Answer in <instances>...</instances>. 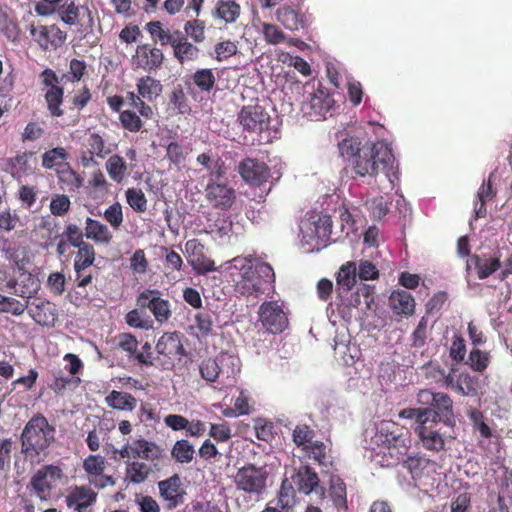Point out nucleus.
Returning <instances> with one entry per match:
<instances>
[{"mask_svg":"<svg viewBox=\"0 0 512 512\" xmlns=\"http://www.w3.org/2000/svg\"><path fill=\"white\" fill-rule=\"evenodd\" d=\"M389 306L394 314L410 316L415 311V300L411 293L405 290H395L389 297Z\"/></svg>","mask_w":512,"mask_h":512,"instance_id":"32","label":"nucleus"},{"mask_svg":"<svg viewBox=\"0 0 512 512\" xmlns=\"http://www.w3.org/2000/svg\"><path fill=\"white\" fill-rule=\"evenodd\" d=\"M56 443V427L41 413L34 414L20 434L21 453L30 461L44 460Z\"/></svg>","mask_w":512,"mask_h":512,"instance_id":"2","label":"nucleus"},{"mask_svg":"<svg viewBox=\"0 0 512 512\" xmlns=\"http://www.w3.org/2000/svg\"><path fill=\"white\" fill-rule=\"evenodd\" d=\"M41 165L45 169L60 168L64 163H68L69 153L64 147H55L45 151L42 154Z\"/></svg>","mask_w":512,"mask_h":512,"instance_id":"43","label":"nucleus"},{"mask_svg":"<svg viewBox=\"0 0 512 512\" xmlns=\"http://www.w3.org/2000/svg\"><path fill=\"white\" fill-rule=\"evenodd\" d=\"M62 236L70 243L71 246L75 248L89 244L88 242L84 241L85 232L83 233L82 229L74 223H69L66 225Z\"/></svg>","mask_w":512,"mask_h":512,"instance_id":"60","label":"nucleus"},{"mask_svg":"<svg viewBox=\"0 0 512 512\" xmlns=\"http://www.w3.org/2000/svg\"><path fill=\"white\" fill-rule=\"evenodd\" d=\"M157 359L164 368L174 366L176 359L185 355V350L178 332H166L156 344Z\"/></svg>","mask_w":512,"mask_h":512,"instance_id":"15","label":"nucleus"},{"mask_svg":"<svg viewBox=\"0 0 512 512\" xmlns=\"http://www.w3.org/2000/svg\"><path fill=\"white\" fill-rule=\"evenodd\" d=\"M106 402L108 406L117 410H128L132 411L136 405L137 400L130 393L120 392L113 390L106 397Z\"/></svg>","mask_w":512,"mask_h":512,"instance_id":"44","label":"nucleus"},{"mask_svg":"<svg viewBox=\"0 0 512 512\" xmlns=\"http://www.w3.org/2000/svg\"><path fill=\"white\" fill-rule=\"evenodd\" d=\"M221 372L217 358H205L199 364V373L207 382H215Z\"/></svg>","mask_w":512,"mask_h":512,"instance_id":"53","label":"nucleus"},{"mask_svg":"<svg viewBox=\"0 0 512 512\" xmlns=\"http://www.w3.org/2000/svg\"><path fill=\"white\" fill-rule=\"evenodd\" d=\"M41 83L46 88L44 99L47 110L51 117L59 118L64 115L61 108L64 100V88L59 85L60 79L56 72L51 68H45L40 73Z\"/></svg>","mask_w":512,"mask_h":512,"instance_id":"12","label":"nucleus"},{"mask_svg":"<svg viewBox=\"0 0 512 512\" xmlns=\"http://www.w3.org/2000/svg\"><path fill=\"white\" fill-rule=\"evenodd\" d=\"M404 466L409 470L412 478H420L424 470L428 468L432 461L426 457L423 456H409L407 459H403Z\"/></svg>","mask_w":512,"mask_h":512,"instance_id":"55","label":"nucleus"},{"mask_svg":"<svg viewBox=\"0 0 512 512\" xmlns=\"http://www.w3.org/2000/svg\"><path fill=\"white\" fill-rule=\"evenodd\" d=\"M375 441L382 447L383 453L390 457L388 465L399 463L411 447L410 431L394 421L380 422L375 434Z\"/></svg>","mask_w":512,"mask_h":512,"instance_id":"6","label":"nucleus"},{"mask_svg":"<svg viewBox=\"0 0 512 512\" xmlns=\"http://www.w3.org/2000/svg\"><path fill=\"white\" fill-rule=\"evenodd\" d=\"M233 263L239 270V279L235 280V291L243 296L263 294L268 286L275 282L274 270L268 263L254 264L252 256L235 257Z\"/></svg>","mask_w":512,"mask_h":512,"instance_id":"3","label":"nucleus"},{"mask_svg":"<svg viewBox=\"0 0 512 512\" xmlns=\"http://www.w3.org/2000/svg\"><path fill=\"white\" fill-rule=\"evenodd\" d=\"M6 288L9 293L29 300L39 291L40 281L35 275L25 271L20 274L18 280L9 279Z\"/></svg>","mask_w":512,"mask_h":512,"instance_id":"25","label":"nucleus"},{"mask_svg":"<svg viewBox=\"0 0 512 512\" xmlns=\"http://www.w3.org/2000/svg\"><path fill=\"white\" fill-rule=\"evenodd\" d=\"M56 176L61 188L69 192H75L83 186V177L69 163L56 169Z\"/></svg>","mask_w":512,"mask_h":512,"instance_id":"33","label":"nucleus"},{"mask_svg":"<svg viewBox=\"0 0 512 512\" xmlns=\"http://www.w3.org/2000/svg\"><path fill=\"white\" fill-rule=\"evenodd\" d=\"M105 169L110 179L120 184L126 177L128 165L122 156L113 154L107 159Z\"/></svg>","mask_w":512,"mask_h":512,"instance_id":"41","label":"nucleus"},{"mask_svg":"<svg viewBox=\"0 0 512 512\" xmlns=\"http://www.w3.org/2000/svg\"><path fill=\"white\" fill-rule=\"evenodd\" d=\"M330 497L336 508L347 509L346 484L341 479L331 480Z\"/></svg>","mask_w":512,"mask_h":512,"instance_id":"51","label":"nucleus"},{"mask_svg":"<svg viewBox=\"0 0 512 512\" xmlns=\"http://www.w3.org/2000/svg\"><path fill=\"white\" fill-rule=\"evenodd\" d=\"M339 152L359 177H376L383 173L390 178L394 174L395 157L391 148L383 142L362 143L357 137H347L338 144Z\"/></svg>","mask_w":512,"mask_h":512,"instance_id":"1","label":"nucleus"},{"mask_svg":"<svg viewBox=\"0 0 512 512\" xmlns=\"http://www.w3.org/2000/svg\"><path fill=\"white\" fill-rule=\"evenodd\" d=\"M315 431L307 424L297 425L292 433V440L302 450L314 441Z\"/></svg>","mask_w":512,"mask_h":512,"instance_id":"54","label":"nucleus"},{"mask_svg":"<svg viewBox=\"0 0 512 512\" xmlns=\"http://www.w3.org/2000/svg\"><path fill=\"white\" fill-rule=\"evenodd\" d=\"M241 14V7L236 0H218L213 12L214 18H218L226 24L237 21Z\"/></svg>","mask_w":512,"mask_h":512,"instance_id":"37","label":"nucleus"},{"mask_svg":"<svg viewBox=\"0 0 512 512\" xmlns=\"http://www.w3.org/2000/svg\"><path fill=\"white\" fill-rule=\"evenodd\" d=\"M194 454L195 449L193 445L186 439L177 440L171 449V457L181 464L190 463L194 458Z\"/></svg>","mask_w":512,"mask_h":512,"instance_id":"46","label":"nucleus"},{"mask_svg":"<svg viewBox=\"0 0 512 512\" xmlns=\"http://www.w3.org/2000/svg\"><path fill=\"white\" fill-rule=\"evenodd\" d=\"M238 173L245 183L260 187L268 182L271 174L269 166L258 159L247 157L238 165Z\"/></svg>","mask_w":512,"mask_h":512,"instance_id":"20","label":"nucleus"},{"mask_svg":"<svg viewBox=\"0 0 512 512\" xmlns=\"http://www.w3.org/2000/svg\"><path fill=\"white\" fill-rule=\"evenodd\" d=\"M237 52H238V47L235 42H233L231 40H224V41L218 42L214 46V52L211 55L216 61L222 62V61L227 60L228 58L236 55Z\"/></svg>","mask_w":512,"mask_h":512,"instance_id":"57","label":"nucleus"},{"mask_svg":"<svg viewBox=\"0 0 512 512\" xmlns=\"http://www.w3.org/2000/svg\"><path fill=\"white\" fill-rule=\"evenodd\" d=\"M184 35L190 37L195 43H202L205 40L206 23L198 17L187 20L184 23Z\"/></svg>","mask_w":512,"mask_h":512,"instance_id":"49","label":"nucleus"},{"mask_svg":"<svg viewBox=\"0 0 512 512\" xmlns=\"http://www.w3.org/2000/svg\"><path fill=\"white\" fill-rule=\"evenodd\" d=\"M430 411L426 409L405 408L398 413L401 419L415 420V432L422 446L429 451L440 452L445 449L447 433L445 428L452 427L441 421L429 417Z\"/></svg>","mask_w":512,"mask_h":512,"instance_id":"4","label":"nucleus"},{"mask_svg":"<svg viewBox=\"0 0 512 512\" xmlns=\"http://www.w3.org/2000/svg\"><path fill=\"white\" fill-rule=\"evenodd\" d=\"M332 219L327 214H317L302 221L300 230L303 241L311 247L312 250H321L331 242Z\"/></svg>","mask_w":512,"mask_h":512,"instance_id":"8","label":"nucleus"},{"mask_svg":"<svg viewBox=\"0 0 512 512\" xmlns=\"http://www.w3.org/2000/svg\"><path fill=\"white\" fill-rule=\"evenodd\" d=\"M332 103L333 99L331 96L322 90L312 94L309 100L310 109L316 116H322L328 112L332 107Z\"/></svg>","mask_w":512,"mask_h":512,"instance_id":"48","label":"nucleus"},{"mask_svg":"<svg viewBox=\"0 0 512 512\" xmlns=\"http://www.w3.org/2000/svg\"><path fill=\"white\" fill-rule=\"evenodd\" d=\"M292 480L297 489L306 495L317 491L320 482L318 474L308 465L300 466Z\"/></svg>","mask_w":512,"mask_h":512,"instance_id":"29","label":"nucleus"},{"mask_svg":"<svg viewBox=\"0 0 512 512\" xmlns=\"http://www.w3.org/2000/svg\"><path fill=\"white\" fill-rule=\"evenodd\" d=\"M163 61V51L151 44L138 45L136 53L132 57V64L134 66L148 71L160 68Z\"/></svg>","mask_w":512,"mask_h":512,"instance_id":"23","label":"nucleus"},{"mask_svg":"<svg viewBox=\"0 0 512 512\" xmlns=\"http://www.w3.org/2000/svg\"><path fill=\"white\" fill-rule=\"evenodd\" d=\"M27 309V301L21 303L15 298L0 294V313H11L14 316L22 315Z\"/></svg>","mask_w":512,"mask_h":512,"instance_id":"59","label":"nucleus"},{"mask_svg":"<svg viewBox=\"0 0 512 512\" xmlns=\"http://www.w3.org/2000/svg\"><path fill=\"white\" fill-rule=\"evenodd\" d=\"M29 316L42 327H54L58 320V309L55 303L36 298L33 301L27 300Z\"/></svg>","mask_w":512,"mask_h":512,"instance_id":"21","label":"nucleus"},{"mask_svg":"<svg viewBox=\"0 0 512 512\" xmlns=\"http://www.w3.org/2000/svg\"><path fill=\"white\" fill-rule=\"evenodd\" d=\"M365 204L373 219L381 220L389 210L387 201L381 195L367 200Z\"/></svg>","mask_w":512,"mask_h":512,"instance_id":"61","label":"nucleus"},{"mask_svg":"<svg viewBox=\"0 0 512 512\" xmlns=\"http://www.w3.org/2000/svg\"><path fill=\"white\" fill-rule=\"evenodd\" d=\"M136 86L138 94L143 99H146L148 101H152L153 99L158 97L162 92L161 82L151 76H144L139 78Z\"/></svg>","mask_w":512,"mask_h":512,"instance_id":"42","label":"nucleus"},{"mask_svg":"<svg viewBox=\"0 0 512 512\" xmlns=\"http://www.w3.org/2000/svg\"><path fill=\"white\" fill-rule=\"evenodd\" d=\"M119 120L125 130L133 133L139 132L143 127L140 116L131 110H124L120 112Z\"/></svg>","mask_w":512,"mask_h":512,"instance_id":"62","label":"nucleus"},{"mask_svg":"<svg viewBox=\"0 0 512 512\" xmlns=\"http://www.w3.org/2000/svg\"><path fill=\"white\" fill-rule=\"evenodd\" d=\"M150 465L140 461H129L125 467V478L127 483L141 484L144 483L152 473Z\"/></svg>","mask_w":512,"mask_h":512,"instance_id":"39","label":"nucleus"},{"mask_svg":"<svg viewBox=\"0 0 512 512\" xmlns=\"http://www.w3.org/2000/svg\"><path fill=\"white\" fill-rule=\"evenodd\" d=\"M83 469L88 475L100 476L105 470V458L99 454L89 455L83 461Z\"/></svg>","mask_w":512,"mask_h":512,"instance_id":"63","label":"nucleus"},{"mask_svg":"<svg viewBox=\"0 0 512 512\" xmlns=\"http://www.w3.org/2000/svg\"><path fill=\"white\" fill-rule=\"evenodd\" d=\"M97 493L85 485H75L71 487L65 497L68 508H73L76 512H85L86 509L95 504Z\"/></svg>","mask_w":512,"mask_h":512,"instance_id":"24","label":"nucleus"},{"mask_svg":"<svg viewBox=\"0 0 512 512\" xmlns=\"http://www.w3.org/2000/svg\"><path fill=\"white\" fill-rule=\"evenodd\" d=\"M176 39L171 45L174 57L183 64L186 61H194L198 58L199 48L188 41V38L180 30H175Z\"/></svg>","mask_w":512,"mask_h":512,"instance_id":"28","label":"nucleus"},{"mask_svg":"<svg viewBox=\"0 0 512 512\" xmlns=\"http://www.w3.org/2000/svg\"><path fill=\"white\" fill-rule=\"evenodd\" d=\"M375 441L382 447L383 453L390 457L388 465L399 463L411 447L410 431L394 421L380 422L375 434Z\"/></svg>","mask_w":512,"mask_h":512,"instance_id":"5","label":"nucleus"},{"mask_svg":"<svg viewBox=\"0 0 512 512\" xmlns=\"http://www.w3.org/2000/svg\"><path fill=\"white\" fill-rule=\"evenodd\" d=\"M134 459L140 458L146 461L159 460L162 457L163 449L153 441L144 438L132 442Z\"/></svg>","mask_w":512,"mask_h":512,"instance_id":"35","label":"nucleus"},{"mask_svg":"<svg viewBox=\"0 0 512 512\" xmlns=\"http://www.w3.org/2000/svg\"><path fill=\"white\" fill-rule=\"evenodd\" d=\"M80 6L74 1H66L61 3L56 9L58 18L66 25L74 26L78 23L80 17Z\"/></svg>","mask_w":512,"mask_h":512,"instance_id":"45","label":"nucleus"},{"mask_svg":"<svg viewBox=\"0 0 512 512\" xmlns=\"http://www.w3.org/2000/svg\"><path fill=\"white\" fill-rule=\"evenodd\" d=\"M159 494L165 502V508L173 510L184 502L186 494L178 474L158 482Z\"/></svg>","mask_w":512,"mask_h":512,"instance_id":"22","label":"nucleus"},{"mask_svg":"<svg viewBox=\"0 0 512 512\" xmlns=\"http://www.w3.org/2000/svg\"><path fill=\"white\" fill-rule=\"evenodd\" d=\"M76 256L74 259V270L80 268H89L95 262V249L92 244H86L77 248Z\"/></svg>","mask_w":512,"mask_h":512,"instance_id":"50","label":"nucleus"},{"mask_svg":"<svg viewBox=\"0 0 512 512\" xmlns=\"http://www.w3.org/2000/svg\"><path fill=\"white\" fill-rule=\"evenodd\" d=\"M302 451L319 465H325L327 463L326 445L323 441L314 440Z\"/></svg>","mask_w":512,"mask_h":512,"instance_id":"58","label":"nucleus"},{"mask_svg":"<svg viewBox=\"0 0 512 512\" xmlns=\"http://www.w3.org/2000/svg\"><path fill=\"white\" fill-rule=\"evenodd\" d=\"M128 205L137 213H144L147 210V198L139 188H128L125 191Z\"/></svg>","mask_w":512,"mask_h":512,"instance_id":"56","label":"nucleus"},{"mask_svg":"<svg viewBox=\"0 0 512 512\" xmlns=\"http://www.w3.org/2000/svg\"><path fill=\"white\" fill-rule=\"evenodd\" d=\"M189 262L197 274H206L215 270L214 261L204 253V245L197 239L188 240L185 244Z\"/></svg>","mask_w":512,"mask_h":512,"instance_id":"26","label":"nucleus"},{"mask_svg":"<svg viewBox=\"0 0 512 512\" xmlns=\"http://www.w3.org/2000/svg\"><path fill=\"white\" fill-rule=\"evenodd\" d=\"M117 347L125 351L129 357H133L139 364L152 365L150 357L144 352H137L138 341L131 333H121L116 336Z\"/></svg>","mask_w":512,"mask_h":512,"instance_id":"31","label":"nucleus"},{"mask_svg":"<svg viewBox=\"0 0 512 512\" xmlns=\"http://www.w3.org/2000/svg\"><path fill=\"white\" fill-rule=\"evenodd\" d=\"M192 81L194 85L201 92H210L216 83V77L212 69L203 68L196 70L192 76Z\"/></svg>","mask_w":512,"mask_h":512,"instance_id":"47","label":"nucleus"},{"mask_svg":"<svg viewBox=\"0 0 512 512\" xmlns=\"http://www.w3.org/2000/svg\"><path fill=\"white\" fill-rule=\"evenodd\" d=\"M237 121L244 132L261 135L269 130L271 118L263 106L255 104L243 106Z\"/></svg>","mask_w":512,"mask_h":512,"instance_id":"13","label":"nucleus"},{"mask_svg":"<svg viewBox=\"0 0 512 512\" xmlns=\"http://www.w3.org/2000/svg\"><path fill=\"white\" fill-rule=\"evenodd\" d=\"M418 402L421 404H430L429 417L441 421L446 425H454L453 401L450 396L443 392H432L424 389L418 393Z\"/></svg>","mask_w":512,"mask_h":512,"instance_id":"10","label":"nucleus"},{"mask_svg":"<svg viewBox=\"0 0 512 512\" xmlns=\"http://www.w3.org/2000/svg\"><path fill=\"white\" fill-rule=\"evenodd\" d=\"M472 427L479 432L478 447L488 458H499L503 448L502 437L499 432L493 430L487 423L484 413L476 408L467 413Z\"/></svg>","mask_w":512,"mask_h":512,"instance_id":"7","label":"nucleus"},{"mask_svg":"<svg viewBox=\"0 0 512 512\" xmlns=\"http://www.w3.org/2000/svg\"><path fill=\"white\" fill-rule=\"evenodd\" d=\"M469 262L474 264L477 270V276L481 280L488 278L501 267L500 260L494 257L486 258L480 257L479 255H473L467 262L468 268Z\"/></svg>","mask_w":512,"mask_h":512,"instance_id":"40","label":"nucleus"},{"mask_svg":"<svg viewBox=\"0 0 512 512\" xmlns=\"http://www.w3.org/2000/svg\"><path fill=\"white\" fill-rule=\"evenodd\" d=\"M85 237L96 244L104 245L110 244L113 239L112 233L105 224L90 217L85 221Z\"/></svg>","mask_w":512,"mask_h":512,"instance_id":"34","label":"nucleus"},{"mask_svg":"<svg viewBox=\"0 0 512 512\" xmlns=\"http://www.w3.org/2000/svg\"><path fill=\"white\" fill-rule=\"evenodd\" d=\"M64 478L65 474L60 464H46L32 476L30 484L39 499L47 500L57 483Z\"/></svg>","mask_w":512,"mask_h":512,"instance_id":"11","label":"nucleus"},{"mask_svg":"<svg viewBox=\"0 0 512 512\" xmlns=\"http://www.w3.org/2000/svg\"><path fill=\"white\" fill-rule=\"evenodd\" d=\"M259 320L264 328L273 334L281 333L288 326V318L281 305L265 301L259 307Z\"/></svg>","mask_w":512,"mask_h":512,"instance_id":"18","label":"nucleus"},{"mask_svg":"<svg viewBox=\"0 0 512 512\" xmlns=\"http://www.w3.org/2000/svg\"><path fill=\"white\" fill-rule=\"evenodd\" d=\"M267 478L265 467L248 463L237 469L233 482L237 490L250 496H259L266 488Z\"/></svg>","mask_w":512,"mask_h":512,"instance_id":"9","label":"nucleus"},{"mask_svg":"<svg viewBox=\"0 0 512 512\" xmlns=\"http://www.w3.org/2000/svg\"><path fill=\"white\" fill-rule=\"evenodd\" d=\"M357 268L355 262L349 261L342 265L337 274V293L340 298L348 294L356 284Z\"/></svg>","mask_w":512,"mask_h":512,"instance_id":"36","label":"nucleus"},{"mask_svg":"<svg viewBox=\"0 0 512 512\" xmlns=\"http://www.w3.org/2000/svg\"><path fill=\"white\" fill-rule=\"evenodd\" d=\"M187 152L178 142H170L166 147V157L173 165L180 167L186 161Z\"/></svg>","mask_w":512,"mask_h":512,"instance_id":"64","label":"nucleus"},{"mask_svg":"<svg viewBox=\"0 0 512 512\" xmlns=\"http://www.w3.org/2000/svg\"><path fill=\"white\" fill-rule=\"evenodd\" d=\"M159 290L145 289L137 297V305L142 309H149L156 321L165 323L172 315L171 304L167 299L160 297Z\"/></svg>","mask_w":512,"mask_h":512,"instance_id":"17","label":"nucleus"},{"mask_svg":"<svg viewBox=\"0 0 512 512\" xmlns=\"http://www.w3.org/2000/svg\"><path fill=\"white\" fill-rule=\"evenodd\" d=\"M144 28L155 43L158 42L162 46H171L175 42V30H170L169 28L165 27L161 21H150L146 23Z\"/></svg>","mask_w":512,"mask_h":512,"instance_id":"38","label":"nucleus"},{"mask_svg":"<svg viewBox=\"0 0 512 512\" xmlns=\"http://www.w3.org/2000/svg\"><path fill=\"white\" fill-rule=\"evenodd\" d=\"M28 29L32 39L44 51L57 50L67 40V33L57 24L44 25L33 22Z\"/></svg>","mask_w":512,"mask_h":512,"instance_id":"14","label":"nucleus"},{"mask_svg":"<svg viewBox=\"0 0 512 512\" xmlns=\"http://www.w3.org/2000/svg\"><path fill=\"white\" fill-rule=\"evenodd\" d=\"M209 205L218 210L230 209L236 200V190L227 183L211 181L205 189Z\"/></svg>","mask_w":512,"mask_h":512,"instance_id":"19","label":"nucleus"},{"mask_svg":"<svg viewBox=\"0 0 512 512\" xmlns=\"http://www.w3.org/2000/svg\"><path fill=\"white\" fill-rule=\"evenodd\" d=\"M374 302V287L361 284L356 288V291L350 293L349 297L344 296L341 298L340 306L345 308H358L364 304L365 308L370 309L371 304Z\"/></svg>","mask_w":512,"mask_h":512,"instance_id":"30","label":"nucleus"},{"mask_svg":"<svg viewBox=\"0 0 512 512\" xmlns=\"http://www.w3.org/2000/svg\"><path fill=\"white\" fill-rule=\"evenodd\" d=\"M490 358L489 352L474 348L468 355L467 365L473 371L483 373L489 366Z\"/></svg>","mask_w":512,"mask_h":512,"instance_id":"52","label":"nucleus"},{"mask_svg":"<svg viewBox=\"0 0 512 512\" xmlns=\"http://www.w3.org/2000/svg\"><path fill=\"white\" fill-rule=\"evenodd\" d=\"M117 148L116 144L107 145L103 137L98 133H91L85 139L80 153V161L84 167L96 166L95 158L104 159Z\"/></svg>","mask_w":512,"mask_h":512,"instance_id":"16","label":"nucleus"},{"mask_svg":"<svg viewBox=\"0 0 512 512\" xmlns=\"http://www.w3.org/2000/svg\"><path fill=\"white\" fill-rule=\"evenodd\" d=\"M276 20L287 30L299 31L307 27V16L299 8L283 5L276 10Z\"/></svg>","mask_w":512,"mask_h":512,"instance_id":"27","label":"nucleus"}]
</instances>
